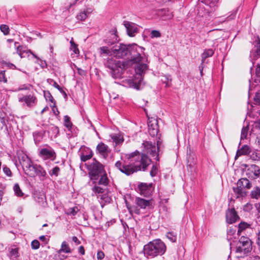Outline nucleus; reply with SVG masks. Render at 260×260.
<instances>
[{
	"instance_id": "nucleus-25",
	"label": "nucleus",
	"mask_w": 260,
	"mask_h": 260,
	"mask_svg": "<svg viewBox=\"0 0 260 260\" xmlns=\"http://www.w3.org/2000/svg\"><path fill=\"white\" fill-rule=\"evenodd\" d=\"M100 178L98 182V184L100 185H103L104 186H106L108 185L109 180L107 177V175L106 172H104L102 174V175H100Z\"/></svg>"
},
{
	"instance_id": "nucleus-57",
	"label": "nucleus",
	"mask_w": 260,
	"mask_h": 260,
	"mask_svg": "<svg viewBox=\"0 0 260 260\" xmlns=\"http://www.w3.org/2000/svg\"><path fill=\"white\" fill-rule=\"evenodd\" d=\"M254 99V101L256 103L260 105V92H257L256 93Z\"/></svg>"
},
{
	"instance_id": "nucleus-62",
	"label": "nucleus",
	"mask_w": 260,
	"mask_h": 260,
	"mask_svg": "<svg viewBox=\"0 0 260 260\" xmlns=\"http://www.w3.org/2000/svg\"><path fill=\"white\" fill-rule=\"evenodd\" d=\"M256 243L258 246L259 250H260V231L257 234V241Z\"/></svg>"
},
{
	"instance_id": "nucleus-27",
	"label": "nucleus",
	"mask_w": 260,
	"mask_h": 260,
	"mask_svg": "<svg viewBox=\"0 0 260 260\" xmlns=\"http://www.w3.org/2000/svg\"><path fill=\"white\" fill-rule=\"evenodd\" d=\"M87 151L88 152H87V154H84L83 152L81 154V159L83 161H86L90 159L93 155V153L91 150L87 149Z\"/></svg>"
},
{
	"instance_id": "nucleus-19",
	"label": "nucleus",
	"mask_w": 260,
	"mask_h": 260,
	"mask_svg": "<svg viewBox=\"0 0 260 260\" xmlns=\"http://www.w3.org/2000/svg\"><path fill=\"white\" fill-rule=\"evenodd\" d=\"M135 203L141 209H146L151 206V201L140 198H136Z\"/></svg>"
},
{
	"instance_id": "nucleus-60",
	"label": "nucleus",
	"mask_w": 260,
	"mask_h": 260,
	"mask_svg": "<svg viewBox=\"0 0 260 260\" xmlns=\"http://www.w3.org/2000/svg\"><path fill=\"white\" fill-rule=\"evenodd\" d=\"M52 111H53V112L54 113V114L56 115H57L59 114V111L58 110L57 108H56V107L55 106V105H54L53 107H52Z\"/></svg>"
},
{
	"instance_id": "nucleus-9",
	"label": "nucleus",
	"mask_w": 260,
	"mask_h": 260,
	"mask_svg": "<svg viewBox=\"0 0 260 260\" xmlns=\"http://www.w3.org/2000/svg\"><path fill=\"white\" fill-rule=\"evenodd\" d=\"M18 102L23 103V106H26L29 109H33L38 104V101L36 94L31 92L19 96Z\"/></svg>"
},
{
	"instance_id": "nucleus-53",
	"label": "nucleus",
	"mask_w": 260,
	"mask_h": 260,
	"mask_svg": "<svg viewBox=\"0 0 260 260\" xmlns=\"http://www.w3.org/2000/svg\"><path fill=\"white\" fill-rule=\"evenodd\" d=\"M3 171L4 172V173L8 177H11L12 176V172L10 170V169L6 167V166H5L3 168Z\"/></svg>"
},
{
	"instance_id": "nucleus-44",
	"label": "nucleus",
	"mask_w": 260,
	"mask_h": 260,
	"mask_svg": "<svg viewBox=\"0 0 260 260\" xmlns=\"http://www.w3.org/2000/svg\"><path fill=\"white\" fill-rule=\"evenodd\" d=\"M0 82L7 83L8 82L7 78L6 76L5 71L0 72Z\"/></svg>"
},
{
	"instance_id": "nucleus-32",
	"label": "nucleus",
	"mask_w": 260,
	"mask_h": 260,
	"mask_svg": "<svg viewBox=\"0 0 260 260\" xmlns=\"http://www.w3.org/2000/svg\"><path fill=\"white\" fill-rule=\"evenodd\" d=\"M249 226V225L246 223V222H240L239 225H238V231H237V234L238 235H240L241 234V233L244 230H245V229H246L248 226Z\"/></svg>"
},
{
	"instance_id": "nucleus-45",
	"label": "nucleus",
	"mask_w": 260,
	"mask_h": 260,
	"mask_svg": "<svg viewBox=\"0 0 260 260\" xmlns=\"http://www.w3.org/2000/svg\"><path fill=\"white\" fill-rule=\"evenodd\" d=\"M0 29L4 35H8L9 33V28L7 25L2 24L0 26Z\"/></svg>"
},
{
	"instance_id": "nucleus-64",
	"label": "nucleus",
	"mask_w": 260,
	"mask_h": 260,
	"mask_svg": "<svg viewBox=\"0 0 260 260\" xmlns=\"http://www.w3.org/2000/svg\"><path fill=\"white\" fill-rule=\"evenodd\" d=\"M255 127L256 128L260 129V119L257 120L255 122Z\"/></svg>"
},
{
	"instance_id": "nucleus-11",
	"label": "nucleus",
	"mask_w": 260,
	"mask_h": 260,
	"mask_svg": "<svg viewBox=\"0 0 260 260\" xmlns=\"http://www.w3.org/2000/svg\"><path fill=\"white\" fill-rule=\"evenodd\" d=\"M148 127L149 135L152 137L156 136V138H158V140L157 141V148H159L160 139L159 136V135L158 134L159 128L157 120L154 118L149 119Z\"/></svg>"
},
{
	"instance_id": "nucleus-4",
	"label": "nucleus",
	"mask_w": 260,
	"mask_h": 260,
	"mask_svg": "<svg viewBox=\"0 0 260 260\" xmlns=\"http://www.w3.org/2000/svg\"><path fill=\"white\" fill-rule=\"evenodd\" d=\"M129 47L127 60L124 61L126 63V68L133 64L140 62L143 59L141 55L144 53L145 50L144 48L136 44L131 45Z\"/></svg>"
},
{
	"instance_id": "nucleus-47",
	"label": "nucleus",
	"mask_w": 260,
	"mask_h": 260,
	"mask_svg": "<svg viewBox=\"0 0 260 260\" xmlns=\"http://www.w3.org/2000/svg\"><path fill=\"white\" fill-rule=\"evenodd\" d=\"M31 246L33 249H38L40 247V243L37 240H34L31 242Z\"/></svg>"
},
{
	"instance_id": "nucleus-42",
	"label": "nucleus",
	"mask_w": 260,
	"mask_h": 260,
	"mask_svg": "<svg viewBox=\"0 0 260 260\" xmlns=\"http://www.w3.org/2000/svg\"><path fill=\"white\" fill-rule=\"evenodd\" d=\"M64 126L67 128H71L72 125V123L71 121L70 118L68 115L64 116Z\"/></svg>"
},
{
	"instance_id": "nucleus-49",
	"label": "nucleus",
	"mask_w": 260,
	"mask_h": 260,
	"mask_svg": "<svg viewBox=\"0 0 260 260\" xmlns=\"http://www.w3.org/2000/svg\"><path fill=\"white\" fill-rule=\"evenodd\" d=\"M248 133V128L247 127H243L241 131V139H245L247 137Z\"/></svg>"
},
{
	"instance_id": "nucleus-35",
	"label": "nucleus",
	"mask_w": 260,
	"mask_h": 260,
	"mask_svg": "<svg viewBox=\"0 0 260 260\" xmlns=\"http://www.w3.org/2000/svg\"><path fill=\"white\" fill-rule=\"evenodd\" d=\"M33 136L35 144L38 145L42 139V135L39 132H36L34 133Z\"/></svg>"
},
{
	"instance_id": "nucleus-18",
	"label": "nucleus",
	"mask_w": 260,
	"mask_h": 260,
	"mask_svg": "<svg viewBox=\"0 0 260 260\" xmlns=\"http://www.w3.org/2000/svg\"><path fill=\"white\" fill-rule=\"evenodd\" d=\"M140 193L144 196H148L151 192V186L145 183H141L138 185Z\"/></svg>"
},
{
	"instance_id": "nucleus-7",
	"label": "nucleus",
	"mask_w": 260,
	"mask_h": 260,
	"mask_svg": "<svg viewBox=\"0 0 260 260\" xmlns=\"http://www.w3.org/2000/svg\"><path fill=\"white\" fill-rule=\"evenodd\" d=\"M104 65L112 74L119 73V69L122 70L126 68V63L124 61L117 60L112 56L104 59Z\"/></svg>"
},
{
	"instance_id": "nucleus-12",
	"label": "nucleus",
	"mask_w": 260,
	"mask_h": 260,
	"mask_svg": "<svg viewBox=\"0 0 260 260\" xmlns=\"http://www.w3.org/2000/svg\"><path fill=\"white\" fill-rule=\"evenodd\" d=\"M252 186L251 182L246 178L239 179L237 183V187H233L234 191L240 196H243L246 194L244 191V188L250 189Z\"/></svg>"
},
{
	"instance_id": "nucleus-31",
	"label": "nucleus",
	"mask_w": 260,
	"mask_h": 260,
	"mask_svg": "<svg viewBox=\"0 0 260 260\" xmlns=\"http://www.w3.org/2000/svg\"><path fill=\"white\" fill-rule=\"evenodd\" d=\"M237 229V227L236 226H232L228 228L227 230V237L229 240L232 239V236L235 235Z\"/></svg>"
},
{
	"instance_id": "nucleus-34",
	"label": "nucleus",
	"mask_w": 260,
	"mask_h": 260,
	"mask_svg": "<svg viewBox=\"0 0 260 260\" xmlns=\"http://www.w3.org/2000/svg\"><path fill=\"white\" fill-rule=\"evenodd\" d=\"M167 238L172 242H176L177 240V234L174 232H168L166 234Z\"/></svg>"
},
{
	"instance_id": "nucleus-36",
	"label": "nucleus",
	"mask_w": 260,
	"mask_h": 260,
	"mask_svg": "<svg viewBox=\"0 0 260 260\" xmlns=\"http://www.w3.org/2000/svg\"><path fill=\"white\" fill-rule=\"evenodd\" d=\"M100 52L101 54H113L111 50V47L110 48L107 46H103L100 48Z\"/></svg>"
},
{
	"instance_id": "nucleus-26",
	"label": "nucleus",
	"mask_w": 260,
	"mask_h": 260,
	"mask_svg": "<svg viewBox=\"0 0 260 260\" xmlns=\"http://www.w3.org/2000/svg\"><path fill=\"white\" fill-rule=\"evenodd\" d=\"M72 252L71 249H70L69 244L67 243V242L63 241L62 242L61 248L58 250V253H61V252H64L66 253H71Z\"/></svg>"
},
{
	"instance_id": "nucleus-23",
	"label": "nucleus",
	"mask_w": 260,
	"mask_h": 260,
	"mask_svg": "<svg viewBox=\"0 0 260 260\" xmlns=\"http://www.w3.org/2000/svg\"><path fill=\"white\" fill-rule=\"evenodd\" d=\"M9 257L12 260H16L19 257L18 248L15 246L11 247L9 248Z\"/></svg>"
},
{
	"instance_id": "nucleus-48",
	"label": "nucleus",
	"mask_w": 260,
	"mask_h": 260,
	"mask_svg": "<svg viewBox=\"0 0 260 260\" xmlns=\"http://www.w3.org/2000/svg\"><path fill=\"white\" fill-rule=\"evenodd\" d=\"M161 36L160 32L158 30H153L150 34L151 38H159Z\"/></svg>"
},
{
	"instance_id": "nucleus-54",
	"label": "nucleus",
	"mask_w": 260,
	"mask_h": 260,
	"mask_svg": "<svg viewBox=\"0 0 260 260\" xmlns=\"http://www.w3.org/2000/svg\"><path fill=\"white\" fill-rule=\"evenodd\" d=\"M127 207L128 210H129L131 211L134 212L135 213L139 214L140 213V210L139 209H138L135 206H129L128 205H126Z\"/></svg>"
},
{
	"instance_id": "nucleus-55",
	"label": "nucleus",
	"mask_w": 260,
	"mask_h": 260,
	"mask_svg": "<svg viewBox=\"0 0 260 260\" xmlns=\"http://www.w3.org/2000/svg\"><path fill=\"white\" fill-rule=\"evenodd\" d=\"M30 86H31V85H30V84H28V85L24 84V85H21L19 87L18 90L20 91V90H29V87Z\"/></svg>"
},
{
	"instance_id": "nucleus-8",
	"label": "nucleus",
	"mask_w": 260,
	"mask_h": 260,
	"mask_svg": "<svg viewBox=\"0 0 260 260\" xmlns=\"http://www.w3.org/2000/svg\"><path fill=\"white\" fill-rule=\"evenodd\" d=\"M252 250V242L250 239L242 236L240 238L236 247V252L241 254H247Z\"/></svg>"
},
{
	"instance_id": "nucleus-16",
	"label": "nucleus",
	"mask_w": 260,
	"mask_h": 260,
	"mask_svg": "<svg viewBox=\"0 0 260 260\" xmlns=\"http://www.w3.org/2000/svg\"><path fill=\"white\" fill-rule=\"evenodd\" d=\"M240 219L235 209L232 208L229 209L226 212V221L228 223L232 224Z\"/></svg>"
},
{
	"instance_id": "nucleus-15",
	"label": "nucleus",
	"mask_w": 260,
	"mask_h": 260,
	"mask_svg": "<svg viewBox=\"0 0 260 260\" xmlns=\"http://www.w3.org/2000/svg\"><path fill=\"white\" fill-rule=\"evenodd\" d=\"M96 153L101 155L103 158H107L111 150L109 147L103 142L100 143L96 147Z\"/></svg>"
},
{
	"instance_id": "nucleus-37",
	"label": "nucleus",
	"mask_w": 260,
	"mask_h": 260,
	"mask_svg": "<svg viewBox=\"0 0 260 260\" xmlns=\"http://www.w3.org/2000/svg\"><path fill=\"white\" fill-rule=\"evenodd\" d=\"M70 44H71V47H70L71 50H72L74 52L75 54H79V50L78 48V45L74 43L73 38H72L71 40L70 41Z\"/></svg>"
},
{
	"instance_id": "nucleus-59",
	"label": "nucleus",
	"mask_w": 260,
	"mask_h": 260,
	"mask_svg": "<svg viewBox=\"0 0 260 260\" xmlns=\"http://www.w3.org/2000/svg\"><path fill=\"white\" fill-rule=\"evenodd\" d=\"M254 206L257 211V217H260V204L259 203H256L254 205Z\"/></svg>"
},
{
	"instance_id": "nucleus-33",
	"label": "nucleus",
	"mask_w": 260,
	"mask_h": 260,
	"mask_svg": "<svg viewBox=\"0 0 260 260\" xmlns=\"http://www.w3.org/2000/svg\"><path fill=\"white\" fill-rule=\"evenodd\" d=\"M78 211H79V209H78V207L76 206H75L73 208H70L68 209L66 211V213L68 215L75 216L77 214V213H78Z\"/></svg>"
},
{
	"instance_id": "nucleus-21",
	"label": "nucleus",
	"mask_w": 260,
	"mask_h": 260,
	"mask_svg": "<svg viewBox=\"0 0 260 260\" xmlns=\"http://www.w3.org/2000/svg\"><path fill=\"white\" fill-rule=\"evenodd\" d=\"M137 65L135 67V72L137 74L141 76L144 74L148 69V66L145 63L140 62L136 63Z\"/></svg>"
},
{
	"instance_id": "nucleus-1",
	"label": "nucleus",
	"mask_w": 260,
	"mask_h": 260,
	"mask_svg": "<svg viewBox=\"0 0 260 260\" xmlns=\"http://www.w3.org/2000/svg\"><path fill=\"white\" fill-rule=\"evenodd\" d=\"M127 161H117L115 166L122 173L130 175L140 171H145L151 163V159L144 153L136 150L126 155Z\"/></svg>"
},
{
	"instance_id": "nucleus-50",
	"label": "nucleus",
	"mask_w": 260,
	"mask_h": 260,
	"mask_svg": "<svg viewBox=\"0 0 260 260\" xmlns=\"http://www.w3.org/2000/svg\"><path fill=\"white\" fill-rule=\"evenodd\" d=\"M5 114L2 113L0 112V122L2 124V126H6V119H5Z\"/></svg>"
},
{
	"instance_id": "nucleus-39",
	"label": "nucleus",
	"mask_w": 260,
	"mask_h": 260,
	"mask_svg": "<svg viewBox=\"0 0 260 260\" xmlns=\"http://www.w3.org/2000/svg\"><path fill=\"white\" fill-rule=\"evenodd\" d=\"M14 190L15 191V193L16 196L19 197H22L23 195V192L21 191L19 185L18 184H15L14 186Z\"/></svg>"
},
{
	"instance_id": "nucleus-43",
	"label": "nucleus",
	"mask_w": 260,
	"mask_h": 260,
	"mask_svg": "<svg viewBox=\"0 0 260 260\" xmlns=\"http://www.w3.org/2000/svg\"><path fill=\"white\" fill-rule=\"evenodd\" d=\"M162 82L166 84V87H170L171 85V82L172 81L171 78H170V76H165L163 79H161Z\"/></svg>"
},
{
	"instance_id": "nucleus-29",
	"label": "nucleus",
	"mask_w": 260,
	"mask_h": 260,
	"mask_svg": "<svg viewBox=\"0 0 260 260\" xmlns=\"http://www.w3.org/2000/svg\"><path fill=\"white\" fill-rule=\"evenodd\" d=\"M250 152L249 148L247 145H244L240 149L237 151L236 156L246 155Z\"/></svg>"
},
{
	"instance_id": "nucleus-20",
	"label": "nucleus",
	"mask_w": 260,
	"mask_h": 260,
	"mask_svg": "<svg viewBox=\"0 0 260 260\" xmlns=\"http://www.w3.org/2000/svg\"><path fill=\"white\" fill-rule=\"evenodd\" d=\"M110 137L116 145L122 144L124 141L123 135L121 133L112 134L110 135Z\"/></svg>"
},
{
	"instance_id": "nucleus-30",
	"label": "nucleus",
	"mask_w": 260,
	"mask_h": 260,
	"mask_svg": "<svg viewBox=\"0 0 260 260\" xmlns=\"http://www.w3.org/2000/svg\"><path fill=\"white\" fill-rule=\"evenodd\" d=\"M214 54V51L212 49H206L202 54V62L209 57L212 56Z\"/></svg>"
},
{
	"instance_id": "nucleus-22",
	"label": "nucleus",
	"mask_w": 260,
	"mask_h": 260,
	"mask_svg": "<svg viewBox=\"0 0 260 260\" xmlns=\"http://www.w3.org/2000/svg\"><path fill=\"white\" fill-rule=\"evenodd\" d=\"M250 173H252L253 174V176H252V177H253L254 178L259 177L260 175L259 167L255 165H251L247 170V174L250 175Z\"/></svg>"
},
{
	"instance_id": "nucleus-3",
	"label": "nucleus",
	"mask_w": 260,
	"mask_h": 260,
	"mask_svg": "<svg viewBox=\"0 0 260 260\" xmlns=\"http://www.w3.org/2000/svg\"><path fill=\"white\" fill-rule=\"evenodd\" d=\"M167 246L165 243L159 239L153 240L145 245L143 252L147 258H153L165 254Z\"/></svg>"
},
{
	"instance_id": "nucleus-2",
	"label": "nucleus",
	"mask_w": 260,
	"mask_h": 260,
	"mask_svg": "<svg viewBox=\"0 0 260 260\" xmlns=\"http://www.w3.org/2000/svg\"><path fill=\"white\" fill-rule=\"evenodd\" d=\"M20 163L27 176L32 178L38 176L41 180H44L46 175V172L44 169L40 165H34L27 156H23L20 160Z\"/></svg>"
},
{
	"instance_id": "nucleus-40",
	"label": "nucleus",
	"mask_w": 260,
	"mask_h": 260,
	"mask_svg": "<svg viewBox=\"0 0 260 260\" xmlns=\"http://www.w3.org/2000/svg\"><path fill=\"white\" fill-rule=\"evenodd\" d=\"M52 86L55 88H57L62 94H63L64 98H67V94L63 90V89L60 86H59V85L56 82H53Z\"/></svg>"
},
{
	"instance_id": "nucleus-17",
	"label": "nucleus",
	"mask_w": 260,
	"mask_h": 260,
	"mask_svg": "<svg viewBox=\"0 0 260 260\" xmlns=\"http://www.w3.org/2000/svg\"><path fill=\"white\" fill-rule=\"evenodd\" d=\"M158 14L161 17V19L165 21L170 20L174 16L173 12L168 9H163L158 10Z\"/></svg>"
},
{
	"instance_id": "nucleus-10",
	"label": "nucleus",
	"mask_w": 260,
	"mask_h": 260,
	"mask_svg": "<svg viewBox=\"0 0 260 260\" xmlns=\"http://www.w3.org/2000/svg\"><path fill=\"white\" fill-rule=\"evenodd\" d=\"M38 154L44 160H54L56 157L55 150L47 144L45 145L43 148L38 149Z\"/></svg>"
},
{
	"instance_id": "nucleus-14",
	"label": "nucleus",
	"mask_w": 260,
	"mask_h": 260,
	"mask_svg": "<svg viewBox=\"0 0 260 260\" xmlns=\"http://www.w3.org/2000/svg\"><path fill=\"white\" fill-rule=\"evenodd\" d=\"M123 24L126 28V32L128 36L133 37L135 36L136 34L138 33L139 28L136 24L132 22L125 21L123 22Z\"/></svg>"
},
{
	"instance_id": "nucleus-5",
	"label": "nucleus",
	"mask_w": 260,
	"mask_h": 260,
	"mask_svg": "<svg viewBox=\"0 0 260 260\" xmlns=\"http://www.w3.org/2000/svg\"><path fill=\"white\" fill-rule=\"evenodd\" d=\"M106 43L109 46H112V52L115 57L118 58L126 57L127 58L129 53V49L131 45H126L118 43L110 42L108 41V40L106 41Z\"/></svg>"
},
{
	"instance_id": "nucleus-46",
	"label": "nucleus",
	"mask_w": 260,
	"mask_h": 260,
	"mask_svg": "<svg viewBox=\"0 0 260 260\" xmlns=\"http://www.w3.org/2000/svg\"><path fill=\"white\" fill-rule=\"evenodd\" d=\"M157 172H158V168H157V166L156 165H153L151 168L150 172V174L151 176V177L155 176L157 174Z\"/></svg>"
},
{
	"instance_id": "nucleus-61",
	"label": "nucleus",
	"mask_w": 260,
	"mask_h": 260,
	"mask_svg": "<svg viewBox=\"0 0 260 260\" xmlns=\"http://www.w3.org/2000/svg\"><path fill=\"white\" fill-rule=\"evenodd\" d=\"M72 240H73V241L74 242H75V244H76V245H79V244H80V243H81V242H80V241L78 240V239L77 238V237H76V236H73V237H72Z\"/></svg>"
},
{
	"instance_id": "nucleus-38",
	"label": "nucleus",
	"mask_w": 260,
	"mask_h": 260,
	"mask_svg": "<svg viewBox=\"0 0 260 260\" xmlns=\"http://www.w3.org/2000/svg\"><path fill=\"white\" fill-rule=\"evenodd\" d=\"M44 97L46 100H48L49 101L53 103L54 105H55V101L52 96L51 94L49 91H44Z\"/></svg>"
},
{
	"instance_id": "nucleus-51",
	"label": "nucleus",
	"mask_w": 260,
	"mask_h": 260,
	"mask_svg": "<svg viewBox=\"0 0 260 260\" xmlns=\"http://www.w3.org/2000/svg\"><path fill=\"white\" fill-rule=\"evenodd\" d=\"M60 171V168L58 166H56L53 168L52 170L51 175H55V176H57L59 174Z\"/></svg>"
},
{
	"instance_id": "nucleus-41",
	"label": "nucleus",
	"mask_w": 260,
	"mask_h": 260,
	"mask_svg": "<svg viewBox=\"0 0 260 260\" xmlns=\"http://www.w3.org/2000/svg\"><path fill=\"white\" fill-rule=\"evenodd\" d=\"M92 190L93 191V192H94V193H103L104 192V190L105 189L97 185H95L92 188Z\"/></svg>"
},
{
	"instance_id": "nucleus-58",
	"label": "nucleus",
	"mask_w": 260,
	"mask_h": 260,
	"mask_svg": "<svg viewBox=\"0 0 260 260\" xmlns=\"http://www.w3.org/2000/svg\"><path fill=\"white\" fill-rule=\"evenodd\" d=\"M257 49H256V54L257 55H260V39H258L257 41L256 45Z\"/></svg>"
},
{
	"instance_id": "nucleus-6",
	"label": "nucleus",
	"mask_w": 260,
	"mask_h": 260,
	"mask_svg": "<svg viewBox=\"0 0 260 260\" xmlns=\"http://www.w3.org/2000/svg\"><path fill=\"white\" fill-rule=\"evenodd\" d=\"M87 169L90 179L94 183L99 178L100 175L105 172L104 166L95 158L93 159L92 162L88 165Z\"/></svg>"
},
{
	"instance_id": "nucleus-24",
	"label": "nucleus",
	"mask_w": 260,
	"mask_h": 260,
	"mask_svg": "<svg viewBox=\"0 0 260 260\" xmlns=\"http://www.w3.org/2000/svg\"><path fill=\"white\" fill-rule=\"evenodd\" d=\"M15 46L17 48V53L21 58L25 57L24 53L27 54L29 52V50L27 49L25 47L19 45L18 42L15 43Z\"/></svg>"
},
{
	"instance_id": "nucleus-56",
	"label": "nucleus",
	"mask_w": 260,
	"mask_h": 260,
	"mask_svg": "<svg viewBox=\"0 0 260 260\" xmlns=\"http://www.w3.org/2000/svg\"><path fill=\"white\" fill-rule=\"evenodd\" d=\"M105 256L104 253L102 251H98L97 252V258L101 260L104 258Z\"/></svg>"
},
{
	"instance_id": "nucleus-28",
	"label": "nucleus",
	"mask_w": 260,
	"mask_h": 260,
	"mask_svg": "<svg viewBox=\"0 0 260 260\" xmlns=\"http://www.w3.org/2000/svg\"><path fill=\"white\" fill-rule=\"evenodd\" d=\"M250 197L256 200L260 198V188L259 187L256 186L251 191Z\"/></svg>"
},
{
	"instance_id": "nucleus-52",
	"label": "nucleus",
	"mask_w": 260,
	"mask_h": 260,
	"mask_svg": "<svg viewBox=\"0 0 260 260\" xmlns=\"http://www.w3.org/2000/svg\"><path fill=\"white\" fill-rule=\"evenodd\" d=\"M87 17V14L85 12H82L78 15V19L81 20H85Z\"/></svg>"
},
{
	"instance_id": "nucleus-63",
	"label": "nucleus",
	"mask_w": 260,
	"mask_h": 260,
	"mask_svg": "<svg viewBox=\"0 0 260 260\" xmlns=\"http://www.w3.org/2000/svg\"><path fill=\"white\" fill-rule=\"evenodd\" d=\"M256 75L258 77H260V65L258 66L256 69Z\"/></svg>"
},
{
	"instance_id": "nucleus-13",
	"label": "nucleus",
	"mask_w": 260,
	"mask_h": 260,
	"mask_svg": "<svg viewBox=\"0 0 260 260\" xmlns=\"http://www.w3.org/2000/svg\"><path fill=\"white\" fill-rule=\"evenodd\" d=\"M143 146V151L144 153H146L151 155L152 157H155V159L156 160H159L158 151L156 149L158 150L155 145V143H152L150 141H145L142 143Z\"/></svg>"
}]
</instances>
